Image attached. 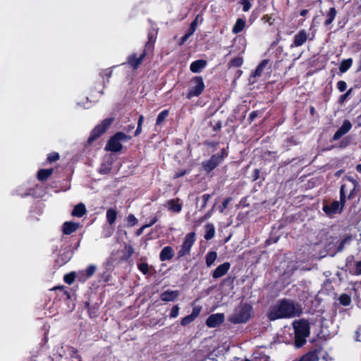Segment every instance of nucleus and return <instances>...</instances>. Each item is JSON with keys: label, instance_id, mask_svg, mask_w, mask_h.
<instances>
[{"label": "nucleus", "instance_id": "1", "mask_svg": "<svg viewBox=\"0 0 361 361\" xmlns=\"http://www.w3.org/2000/svg\"><path fill=\"white\" fill-rule=\"evenodd\" d=\"M346 180L348 183H343L340 189V201H334L323 206V211L327 216H331L342 212L345 203L346 190H350L348 199H352L354 194L358 191L359 183L356 180L350 177H347Z\"/></svg>", "mask_w": 361, "mask_h": 361}, {"label": "nucleus", "instance_id": "2", "mask_svg": "<svg viewBox=\"0 0 361 361\" xmlns=\"http://www.w3.org/2000/svg\"><path fill=\"white\" fill-rule=\"evenodd\" d=\"M301 313L302 308L298 304L290 300H282L270 307L267 316L271 321H274L298 317Z\"/></svg>", "mask_w": 361, "mask_h": 361}, {"label": "nucleus", "instance_id": "3", "mask_svg": "<svg viewBox=\"0 0 361 361\" xmlns=\"http://www.w3.org/2000/svg\"><path fill=\"white\" fill-rule=\"evenodd\" d=\"M295 332V343L297 348L302 346L306 343V338L310 335V325L307 320H295L293 323Z\"/></svg>", "mask_w": 361, "mask_h": 361}, {"label": "nucleus", "instance_id": "4", "mask_svg": "<svg viewBox=\"0 0 361 361\" xmlns=\"http://www.w3.org/2000/svg\"><path fill=\"white\" fill-rule=\"evenodd\" d=\"M251 312V306L246 304L239 305L235 309L233 314L229 318V321L233 324L245 323L249 320Z\"/></svg>", "mask_w": 361, "mask_h": 361}, {"label": "nucleus", "instance_id": "5", "mask_svg": "<svg viewBox=\"0 0 361 361\" xmlns=\"http://www.w3.org/2000/svg\"><path fill=\"white\" fill-rule=\"evenodd\" d=\"M130 138V137L126 135L123 133H117L109 139L105 147V150L114 152H119L123 147L121 142L128 141Z\"/></svg>", "mask_w": 361, "mask_h": 361}, {"label": "nucleus", "instance_id": "6", "mask_svg": "<svg viewBox=\"0 0 361 361\" xmlns=\"http://www.w3.org/2000/svg\"><path fill=\"white\" fill-rule=\"evenodd\" d=\"M225 156H226V152L223 149L220 153L213 155L209 160L202 162V166L204 170L207 173L211 172L223 161Z\"/></svg>", "mask_w": 361, "mask_h": 361}, {"label": "nucleus", "instance_id": "7", "mask_svg": "<svg viewBox=\"0 0 361 361\" xmlns=\"http://www.w3.org/2000/svg\"><path fill=\"white\" fill-rule=\"evenodd\" d=\"M204 89V84L201 77L196 76L191 80L190 87L187 97L199 96Z\"/></svg>", "mask_w": 361, "mask_h": 361}, {"label": "nucleus", "instance_id": "8", "mask_svg": "<svg viewBox=\"0 0 361 361\" xmlns=\"http://www.w3.org/2000/svg\"><path fill=\"white\" fill-rule=\"evenodd\" d=\"M114 121L113 118H106L102 122L97 126L92 131V133L88 139L89 142H92L103 134L110 126Z\"/></svg>", "mask_w": 361, "mask_h": 361}, {"label": "nucleus", "instance_id": "9", "mask_svg": "<svg viewBox=\"0 0 361 361\" xmlns=\"http://www.w3.org/2000/svg\"><path fill=\"white\" fill-rule=\"evenodd\" d=\"M195 241V233L191 232L188 233L184 239V241L180 247V249L178 252V257H182L185 255H188L190 252L192 246Z\"/></svg>", "mask_w": 361, "mask_h": 361}, {"label": "nucleus", "instance_id": "10", "mask_svg": "<svg viewBox=\"0 0 361 361\" xmlns=\"http://www.w3.org/2000/svg\"><path fill=\"white\" fill-rule=\"evenodd\" d=\"M310 34L306 30H301L298 34L295 35L293 42L291 44V47H300L303 45L307 40Z\"/></svg>", "mask_w": 361, "mask_h": 361}, {"label": "nucleus", "instance_id": "11", "mask_svg": "<svg viewBox=\"0 0 361 361\" xmlns=\"http://www.w3.org/2000/svg\"><path fill=\"white\" fill-rule=\"evenodd\" d=\"M224 320V315L221 313L214 314L209 316L207 321L206 324L210 328H214L221 324Z\"/></svg>", "mask_w": 361, "mask_h": 361}, {"label": "nucleus", "instance_id": "12", "mask_svg": "<svg viewBox=\"0 0 361 361\" xmlns=\"http://www.w3.org/2000/svg\"><path fill=\"white\" fill-rule=\"evenodd\" d=\"M231 264L229 262H224L218 266L216 269L212 272V276L213 279H219L224 276L230 269Z\"/></svg>", "mask_w": 361, "mask_h": 361}, {"label": "nucleus", "instance_id": "13", "mask_svg": "<svg viewBox=\"0 0 361 361\" xmlns=\"http://www.w3.org/2000/svg\"><path fill=\"white\" fill-rule=\"evenodd\" d=\"M352 128L351 123L345 120L343 123L341 127L335 133L334 135V140H337L340 139L343 135L346 134Z\"/></svg>", "mask_w": 361, "mask_h": 361}, {"label": "nucleus", "instance_id": "14", "mask_svg": "<svg viewBox=\"0 0 361 361\" xmlns=\"http://www.w3.org/2000/svg\"><path fill=\"white\" fill-rule=\"evenodd\" d=\"M146 56V54L145 51H143L139 57L137 56L136 54H132L130 55L128 59V63L129 65L133 67L134 69L137 68V67L140 66V64L142 62L143 59H145Z\"/></svg>", "mask_w": 361, "mask_h": 361}, {"label": "nucleus", "instance_id": "15", "mask_svg": "<svg viewBox=\"0 0 361 361\" xmlns=\"http://www.w3.org/2000/svg\"><path fill=\"white\" fill-rule=\"evenodd\" d=\"M179 295L178 290H167L161 293V299L164 302H169L175 300Z\"/></svg>", "mask_w": 361, "mask_h": 361}, {"label": "nucleus", "instance_id": "16", "mask_svg": "<svg viewBox=\"0 0 361 361\" xmlns=\"http://www.w3.org/2000/svg\"><path fill=\"white\" fill-rule=\"evenodd\" d=\"M174 255L173 250L170 246L164 247L160 252L159 258L161 261L169 260Z\"/></svg>", "mask_w": 361, "mask_h": 361}, {"label": "nucleus", "instance_id": "17", "mask_svg": "<svg viewBox=\"0 0 361 361\" xmlns=\"http://www.w3.org/2000/svg\"><path fill=\"white\" fill-rule=\"evenodd\" d=\"M207 66V61L200 59L193 61L190 66V69L192 73H199Z\"/></svg>", "mask_w": 361, "mask_h": 361}, {"label": "nucleus", "instance_id": "18", "mask_svg": "<svg viewBox=\"0 0 361 361\" xmlns=\"http://www.w3.org/2000/svg\"><path fill=\"white\" fill-rule=\"evenodd\" d=\"M80 226L79 224L71 221L65 222L63 225V232L66 235L71 234L75 232Z\"/></svg>", "mask_w": 361, "mask_h": 361}, {"label": "nucleus", "instance_id": "19", "mask_svg": "<svg viewBox=\"0 0 361 361\" xmlns=\"http://www.w3.org/2000/svg\"><path fill=\"white\" fill-rule=\"evenodd\" d=\"M86 213L85 204L80 203L77 204L72 211V215L77 217H81Z\"/></svg>", "mask_w": 361, "mask_h": 361}, {"label": "nucleus", "instance_id": "20", "mask_svg": "<svg viewBox=\"0 0 361 361\" xmlns=\"http://www.w3.org/2000/svg\"><path fill=\"white\" fill-rule=\"evenodd\" d=\"M168 209L173 212H180L182 209V206L178 202V200H171L167 202Z\"/></svg>", "mask_w": 361, "mask_h": 361}, {"label": "nucleus", "instance_id": "21", "mask_svg": "<svg viewBox=\"0 0 361 361\" xmlns=\"http://www.w3.org/2000/svg\"><path fill=\"white\" fill-rule=\"evenodd\" d=\"M245 27V20L242 18H238L232 28V32L234 34H238L243 30Z\"/></svg>", "mask_w": 361, "mask_h": 361}, {"label": "nucleus", "instance_id": "22", "mask_svg": "<svg viewBox=\"0 0 361 361\" xmlns=\"http://www.w3.org/2000/svg\"><path fill=\"white\" fill-rule=\"evenodd\" d=\"M217 258V253L215 251L209 252L205 257V263L207 267H212Z\"/></svg>", "mask_w": 361, "mask_h": 361}, {"label": "nucleus", "instance_id": "23", "mask_svg": "<svg viewBox=\"0 0 361 361\" xmlns=\"http://www.w3.org/2000/svg\"><path fill=\"white\" fill-rule=\"evenodd\" d=\"M319 360V355L317 350L310 352L305 355H303L300 361H318Z\"/></svg>", "mask_w": 361, "mask_h": 361}, {"label": "nucleus", "instance_id": "24", "mask_svg": "<svg viewBox=\"0 0 361 361\" xmlns=\"http://www.w3.org/2000/svg\"><path fill=\"white\" fill-rule=\"evenodd\" d=\"M206 233L204 235V238L206 240H210L214 238L215 234V228L213 224H207L205 226Z\"/></svg>", "mask_w": 361, "mask_h": 361}, {"label": "nucleus", "instance_id": "25", "mask_svg": "<svg viewBox=\"0 0 361 361\" xmlns=\"http://www.w3.org/2000/svg\"><path fill=\"white\" fill-rule=\"evenodd\" d=\"M53 173V169H41L38 171L37 178L40 180H46Z\"/></svg>", "mask_w": 361, "mask_h": 361}, {"label": "nucleus", "instance_id": "26", "mask_svg": "<svg viewBox=\"0 0 361 361\" xmlns=\"http://www.w3.org/2000/svg\"><path fill=\"white\" fill-rule=\"evenodd\" d=\"M352 64H353L352 59H348L343 60L339 66L340 71L341 73L346 72L351 67Z\"/></svg>", "mask_w": 361, "mask_h": 361}, {"label": "nucleus", "instance_id": "27", "mask_svg": "<svg viewBox=\"0 0 361 361\" xmlns=\"http://www.w3.org/2000/svg\"><path fill=\"white\" fill-rule=\"evenodd\" d=\"M117 216V212L113 209H109L106 212V220L109 224H113Z\"/></svg>", "mask_w": 361, "mask_h": 361}, {"label": "nucleus", "instance_id": "28", "mask_svg": "<svg viewBox=\"0 0 361 361\" xmlns=\"http://www.w3.org/2000/svg\"><path fill=\"white\" fill-rule=\"evenodd\" d=\"M336 15V11L334 8H331L327 13V19L325 20V25H330L334 20Z\"/></svg>", "mask_w": 361, "mask_h": 361}, {"label": "nucleus", "instance_id": "29", "mask_svg": "<svg viewBox=\"0 0 361 361\" xmlns=\"http://www.w3.org/2000/svg\"><path fill=\"white\" fill-rule=\"evenodd\" d=\"M169 115V111L168 110H164L162 111L157 116L156 125L159 126L162 123V122L166 119V118Z\"/></svg>", "mask_w": 361, "mask_h": 361}, {"label": "nucleus", "instance_id": "30", "mask_svg": "<svg viewBox=\"0 0 361 361\" xmlns=\"http://www.w3.org/2000/svg\"><path fill=\"white\" fill-rule=\"evenodd\" d=\"M243 63V57L238 56V57L233 59V60H231L229 64H230V66L237 68V67L241 66Z\"/></svg>", "mask_w": 361, "mask_h": 361}, {"label": "nucleus", "instance_id": "31", "mask_svg": "<svg viewBox=\"0 0 361 361\" xmlns=\"http://www.w3.org/2000/svg\"><path fill=\"white\" fill-rule=\"evenodd\" d=\"M157 221V218H154V219L150 221V223H149V224H145V225H143L140 228H139V229L137 231V232H136V235H137V236L140 235L143 233V231H144V230H145V228H148V227L152 226L153 224H154Z\"/></svg>", "mask_w": 361, "mask_h": 361}, {"label": "nucleus", "instance_id": "32", "mask_svg": "<svg viewBox=\"0 0 361 361\" xmlns=\"http://www.w3.org/2000/svg\"><path fill=\"white\" fill-rule=\"evenodd\" d=\"M339 301H340L341 304H342L343 305L347 306V305H350V303L351 302V298L349 295H348L346 294H343L340 296Z\"/></svg>", "mask_w": 361, "mask_h": 361}, {"label": "nucleus", "instance_id": "33", "mask_svg": "<svg viewBox=\"0 0 361 361\" xmlns=\"http://www.w3.org/2000/svg\"><path fill=\"white\" fill-rule=\"evenodd\" d=\"M267 64V62L265 61H262L258 66L257 68H256V70L255 71V72L253 73L252 75L254 77H257V76H259L264 68V66H266Z\"/></svg>", "mask_w": 361, "mask_h": 361}, {"label": "nucleus", "instance_id": "34", "mask_svg": "<svg viewBox=\"0 0 361 361\" xmlns=\"http://www.w3.org/2000/svg\"><path fill=\"white\" fill-rule=\"evenodd\" d=\"M127 222H128V226L130 227H132V226L136 225L137 224L138 221L133 214H130L127 217Z\"/></svg>", "mask_w": 361, "mask_h": 361}, {"label": "nucleus", "instance_id": "35", "mask_svg": "<svg viewBox=\"0 0 361 361\" xmlns=\"http://www.w3.org/2000/svg\"><path fill=\"white\" fill-rule=\"evenodd\" d=\"M75 274L74 273H70L64 276V281L66 283L71 285L75 281Z\"/></svg>", "mask_w": 361, "mask_h": 361}, {"label": "nucleus", "instance_id": "36", "mask_svg": "<svg viewBox=\"0 0 361 361\" xmlns=\"http://www.w3.org/2000/svg\"><path fill=\"white\" fill-rule=\"evenodd\" d=\"M195 319L191 315H188L185 317H183L181 320V325L186 326L189 324L190 323L192 322Z\"/></svg>", "mask_w": 361, "mask_h": 361}, {"label": "nucleus", "instance_id": "37", "mask_svg": "<svg viewBox=\"0 0 361 361\" xmlns=\"http://www.w3.org/2000/svg\"><path fill=\"white\" fill-rule=\"evenodd\" d=\"M240 3L243 5V10L244 12H247L252 6L250 1L241 0Z\"/></svg>", "mask_w": 361, "mask_h": 361}, {"label": "nucleus", "instance_id": "38", "mask_svg": "<svg viewBox=\"0 0 361 361\" xmlns=\"http://www.w3.org/2000/svg\"><path fill=\"white\" fill-rule=\"evenodd\" d=\"M195 30H192L190 27L188 31L185 34V35L181 39V44H183L187 39L195 32Z\"/></svg>", "mask_w": 361, "mask_h": 361}, {"label": "nucleus", "instance_id": "39", "mask_svg": "<svg viewBox=\"0 0 361 361\" xmlns=\"http://www.w3.org/2000/svg\"><path fill=\"white\" fill-rule=\"evenodd\" d=\"M201 310H202V307L200 306H195L193 308H192V313L190 314L195 319H196L200 312H201Z\"/></svg>", "mask_w": 361, "mask_h": 361}, {"label": "nucleus", "instance_id": "40", "mask_svg": "<svg viewBox=\"0 0 361 361\" xmlns=\"http://www.w3.org/2000/svg\"><path fill=\"white\" fill-rule=\"evenodd\" d=\"M178 313H179V307L178 305H175L171 309V311L170 313V317L171 318H176L178 317Z\"/></svg>", "mask_w": 361, "mask_h": 361}, {"label": "nucleus", "instance_id": "41", "mask_svg": "<svg viewBox=\"0 0 361 361\" xmlns=\"http://www.w3.org/2000/svg\"><path fill=\"white\" fill-rule=\"evenodd\" d=\"M337 88L340 92H344L347 88V85L345 81L340 80L337 82Z\"/></svg>", "mask_w": 361, "mask_h": 361}, {"label": "nucleus", "instance_id": "42", "mask_svg": "<svg viewBox=\"0 0 361 361\" xmlns=\"http://www.w3.org/2000/svg\"><path fill=\"white\" fill-rule=\"evenodd\" d=\"M59 159V154L56 152L51 153L48 156V158H47V159L49 162L56 161Z\"/></svg>", "mask_w": 361, "mask_h": 361}, {"label": "nucleus", "instance_id": "43", "mask_svg": "<svg viewBox=\"0 0 361 361\" xmlns=\"http://www.w3.org/2000/svg\"><path fill=\"white\" fill-rule=\"evenodd\" d=\"M139 270L143 274H146L148 271L149 267L147 264L142 263L138 265Z\"/></svg>", "mask_w": 361, "mask_h": 361}, {"label": "nucleus", "instance_id": "44", "mask_svg": "<svg viewBox=\"0 0 361 361\" xmlns=\"http://www.w3.org/2000/svg\"><path fill=\"white\" fill-rule=\"evenodd\" d=\"M231 201V198L226 199L223 202L221 206L219 207L220 212L223 213L225 209L228 207V204H229Z\"/></svg>", "mask_w": 361, "mask_h": 361}, {"label": "nucleus", "instance_id": "45", "mask_svg": "<svg viewBox=\"0 0 361 361\" xmlns=\"http://www.w3.org/2000/svg\"><path fill=\"white\" fill-rule=\"evenodd\" d=\"M96 267L93 265L89 266L86 269V273L88 276H91L95 271Z\"/></svg>", "mask_w": 361, "mask_h": 361}, {"label": "nucleus", "instance_id": "46", "mask_svg": "<svg viewBox=\"0 0 361 361\" xmlns=\"http://www.w3.org/2000/svg\"><path fill=\"white\" fill-rule=\"evenodd\" d=\"M202 199L203 200V204L202 205V208H204L207 204V202L210 199V195L209 194H204L202 196Z\"/></svg>", "mask_w": 361, "mask_h": 361}, {"label": "nucleus", "instance_id": "47", "mask_svg": "<svg viewBox=\"0 0 361 361\" xmlns=\"http://www.w3.org/2000/svg\"><path fill=\"white\" fill-rule=\"evenodd\" d=\"M351 240V237L348 236L346 237L344 240H342V242L340 244V246L338 247V250L341 251L343 249L344 245L346 243H348Z\"/></svg>", "mask_w": 361, "mask_h": 361}, {"label": "nucleus", "instance_id": "48", "mask_svg": "<svg viewBox=\"0 0 361 361\" xmlns=\"http://www.w3.org/2000/svg\"><path fill=\"white\" fill-rule=\"evenodd\" d=\"M198 18H199V16H197L195 19L190 24V28L192 30H196V27H197V20H198Z\"/></svg>", "mask_w": 361, "mask_h": 361}, {"label": "nucleus", "instance_id": "49", "mask_svg": "<svg viewBox=\"0 0 361 361\" xmlns=\"http://www.w3.org/2000/svg\"><path fill=\"white\" fill-rule=\"evenodd\" d=\"M355 273L357 274H361V261L357 262L355 264Z\"/></svg>", "mask_w": 361, "mask_h": 361}, {"label": "nucleus", "instance_id": "50", "mask_svg": "<svg viewBox=\"0 0 361 361\" xmlns=\"http://www.w3.org/2000/svg\"><path fill=\"white\" fill-rule=\"evenodd\" d=\"M125 248L127 250V252L129 253V255L133 254V248L131 245H126Z\"/></svg>", "mask_w": 361, "mask_h": 361}, {"label": "nucleus", "instance_id": "51", "mask_svg": "<svg viewBox=\"0 0 361 361\" xmlns=\"http://www.w3.org/2000/svg\"><path fill=\"white\" fill-rule=\"evenodd\" d=\"M185 173H186V171L182 170L181 171L176 173L175 175V177L178 178V177L184 176Z\"/></svg>", "mask_w": 361, "mask_h": 361}, {"label": "nucleus", "instance_id": "52", "mask_svg": "<svg viewBox=\"0 0 361 361\" xmlns=\"http://www.w3.org/2000/svg\"><path fill=\"white\" fill-rule=\"evenodd\" d=\"M142 132V126H137V129L135 132V136H137L138 135H140Z\"/></svg>", "mask_w": 361, "mask_h": 361}, {"label": "nucleus", "instance_id": "53", "mask_svg": "<svg viewBox=\"0 0 361 361\" xmlns=\"http://www.w3.org/2000/svg\"><path fill=\"white\" fill-rule=\"evenodd\" d=\"M143 122H144V116L142 115H140L139 117L138 122H137V126H142Z\"/></svg>", "mask_w": 361, "mask_h": 361}, {"label": "nucleus", "instance_id": "54", "mask_svg": "<svg viewBox=\"0 0 361 361\" xmlns=\"http://www.w3.org/2000/svg\"><path fill=\"white\" fill-rule=\"evenodd\" d=\"M257 116L256 112H252L250 115V118L251 120H253Z\"/></svg>", "mask_w": 361, "mask_h": 361}, {"label": "nucleus", "instance_id": "55", "mask_svg": "<svg viewBox=\"0 0 361 361\" xmlns=\"http://www.w3.org/2000/svg\"><path fill=\"white\" fill-rule=\"evenodd\" d=\"M308 11L306 9L302 10L300 12V15L302 16H305L307 13Z\"/></svg>", "mask_w": 361, "mask_h": 361}, {"label": "nucleus", "instance_id": "56", "mask_svg": "<svg viewBox=\"0 0 361 361\" xmlns=\"http://www.w3.org/2000/svg\"><path fill=\"white\" fill-rule=\"evenodd\" d=\"M356 169L359 173H361V164L357 166Z\"/></svg>", "mask_w": 361, "mask_h": 361}, {"label": "nucleus", "instance_id": "57", "mask_svg": "<svg viewBox=\"0 0 361 361\" xmlns=\"http://www.w3.org/2000/svg\"><path fill=\"white\" fill-rule=\"evenodd\" d=\"M350 92V90L348 91L343 96V99H344L345 97H347L349 94Z\"/></svg>", "mask_w": 361, "mask_h": 361}, {"label": "nucleus", "instance_id": "58", "mask_svg": "<svg viewBox=\"0 0 361 361\" xmlns=\"http://www.w3.org/2000/svg\"><path fill=\"white\" fill-rule=\"evenodd\" d=\"M260 360H262V361H269V358L266 356L261 357Z\"/></svg>", "mask_w": 361, "mask_h": 361}, {"label": "nucleus", "instance_id": "59", "mask_svg": "<svg viewBox=\"0 0 361 361\" xmlns=\"http://www.w3.org/2000/svg\"><path fill=\"white\" fill-rule=\"evenodd\" d=\"M210 216V214H207L202 219H207V218H209Z\"/></svg>", "mask_w": 361, "mask_h": 361}, {"label": "nucleus", "instance_id": "60", "mask_svg": "<svg viewBox=\"0 0 361 361\" xmlns=\"http://www.w3.org/2000/svg\"><path fill=\"white\" fill-rule=\"evenodd\" d=\"M356 334H357V338H356V341H360L359 338H358V331H356Z\"/></svg>", "mask_w": 361, "mask_h": 361}, {"label": "nucleus", "instance_id": "61", "mask_svg": "<svg viewBox=\"0 0 361 361\" xmlns=\"http://www.w3.org/2000/svg\"><path fill=\"white\" fill-rule=\"evenodd\" d=\"M69 259H70V256H67V257H66V260H65V262H68V261L69 260Z\"/></svg>", "mask_w": 361, "mask_h": 361}, {"label": "nucleus", "instance_id": "62", "mask_svg": "<svg viewBox=\"0 0 361 361\" xmlns=\"http://www.w3.org/2000/svg\"><path fill=\"white\" fill-rule=\"evenodd\" d=\"M133 128V126H129L128 131H129V130H132Z\"/></svg>", "mask_w": 361, "mask_h": 361}]
</instances>
